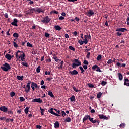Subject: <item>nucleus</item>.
I'll list each match as a JSON object with an SVG mask.
<instances>
[{
	"mask_svg": "<svg viewBox=\"0 0 129 129\" xmlns=\"http://www.w3.org/2000/svg\"><path fill=\"white\" fill-rule=\"evenodd\" d=\"M19 53H21V51L18 50L15 54V56L16 57V59H21V61H23L24 62V61H26V58H25V57H26V54L25 53L22 52V56H19Z\"/></svg>",
	"mask_w": 129,
	"mask_h": 129,
	"instance_id": "nucleus-1",
	"label": "nucleus"
},
{
	"mask_svg": "<svg viewBox=\"0 0 129 129\" xmlns=\"http://www.w3.org/2000/svg\"><path fill=\"white\" fill-rule=\"evenodd\" d=\"M3 66L1 67V69H2L3 71H5V72H8L11 69V66L7 62L3 64Z\"/></svg>",
	"mask_w": 129,
	"mask_h": 129,
	"instance_id": "nucleus-2",
	"label": "nucleus"
},
{
	"mask_svg": "<svg viewBox=\"0 0 129 129\" xmlns=\"http://www.w3.org/2000/svg\"><path fill=\"white\" fill-rule=\"evenodd\" d=\"M74 62V63H73ZM81 65V61L78 59H75L73 61L72 67L73 68H75L78 66Z\"/></svg>",
	"mask_w": 129,
	"mask_h": 129,
	"instance_id": "nucleus-3",
	"label": "nucleus"
},
{
	"mask_svg": "<svg viewBox=\"0 0 129 129\" xmlns=\"http://www.w3.org/2000/svg\"><path fill=\"white\" fill-rule=\"evenodd\" d=\"M31 87L33 91H35V88L38 90L39 88H40V86H38V85L36 83L32 82L31 83Z\"/></svg>",
	"mask_w": 129,
	"mask_h": 129,
	"instance_id": "nucleus-4",
	"label": "nucleus"
},
{
	"mask_svg": "<svg viewBox=\"0 0 129 129\" xmlns=\"http://www.w3.org/2000/svg\"><path fill=\"white\" fill-rule=\"evenodd\" d=\"M51 21V19L49 18V16H47L43 19V20L41 21L44 24H49V22Z\"/></svg>",
	"mask_w": 129,
	"mask_h": 129,
	"instance_id": "nucleus-5",
	"label": "nucleus"
},
{
	"mask_svg": "<svg viewBox=\"0 0 129 129\" xmlns=\"http://www.w3.org/2000/svg\"><path fill=\"white\" fill-rule=\"evenodd\" d=\"M92 70H95V71H97V72H102V71L100 70V68L98 67L97 64L94 65L92 67Z\"/></svg>",
	"mask_w": 129,
	"mask_h": 129,
	"instance_id": "nucleus-6",
	"label": "nucleus"
},
{
	"mask_svg": "<svg viewBox=\"0 0 129 129\" xmlns=\"http://www.w3.org/2000/svg\"><path fill=\"white\" fill-rule=\"evenodd\" d=\"M34 12H36L35 8L29 9L26 11V14H27V15H33V13H34Z\"/></svg>",
	"mask_w": 129,
	"mask_h": 129,
	"instance_id": "nucleus-7",
	"label": "nucleus"
},
{
	"mask_svg": "<svg viewBox=\"0 0 129 129\" xmlns=\"http://www.w3.org/2000/svg\"><path fill=\"white\" fill-rule=\"evenodd\" d=\"M19 22V21L18 20V19L14 18L13 19V22H12L11 23V25L12 26H15V27H18V22Z\"/></svg>",
	"mask_w": 129,
	"mask_h": 129,
	"instance_id": "nucleus-8",
	"label": "nucleus"
},
{
	"mask_svg": "<svg viewBox=\"0 0 129 129\" xmlns=\"http://www.w3.org/2000/svg\"><path fill=\"white\" fill-rule=\"evenodd\" d=\"M127 32V29L126 28H117L116 29V32H122V33H124V32Z\"/></svg>",
	"mask_w": 129,
	"mask_h": 129,
	"instance_id": "nucleus-9",
	"label": "nucleus"
},
{
	"mask_svg": "<svg viewBox=\"0 0 129 129\" xmlns=\"http://www.w3.org/2000/svg\"><path fill=\"white\" fill-rule=\"evenodd\" d=\"M53 108H51L50 109H49L48 110V112H49L50 113H51L53 115H55V116H57L59 117L60 116V115L54 112V111H53Z\"/></svg>",
	"mask_w": 129,
	"mask_h": 129,
	"instance_id": "nucleus-10",
	"label": "nucleus"
},
{
	"mask_svg": "<svg viewBox=\"0 0 129 129\" xmlns=\"http://www.w3.org/2000/svg\"><path fill=\"white\" fill-rule=\"evenodd\" d=\"M35 12H36L37 13H44L45 12V10H44L43 9H41V8H38L36 7L35 8Z\"/></svg>",
	"mask_w": 129,
	"mask_h": 129,
	"instance_id": "nucleus-11",
	"label": "nucleus"
},
{
	"mask_svg": "<svg viewBox=\"0 0 129 129\" xmlns=\"http://www.w3.org/2000/svg\"><path fill=\"white\" fill-rule=\"evenodd\" d=\"M87 119H89V120L90 121V119H91V118L90 117V115H85L83 119V122L84 123Z\"/></svg>",
	"mask_w": 129,
	"mask_h": 129,
	"instance_id": "nucleus-12",
	"label": "nucleus"
},
{
	"mask_svg": "<svg viewBox=\"0 0 129 129\" xmlns=\"http://www.w3.org/2000/svg\"><path fill=\"white\" fill-rule=\"evenodd\" d=\"M1 111H3V112H7L8 111V108L5 106H1L0 107Z\"/></svg>",
	"mask_w": 129,
	"mask_h": 129,
	"instance_id": "nucleus-13",
	"label": "nucleus"
},
{
	"mask_svg": "<svg viewBox=\"0 0 129 129\" xmlns=\"http://www.w3.org/2000/svg\"><path fill=\"white\" fill-rule=\"evenodd\" d=\"M32 102H38V103H42L43 101L41 98L34 99L32 100Z\"/></svg>",
	"mask_w": 129,
	"mask_h": 129,
	"instance_id": "nucleus-14",
	"label": "nucleus"
},
{
	"mask_svg": "<svg viewBox=\"0 0 129 129\" xmlns=\"http://www.w3.org/2000/svg\"><path fill=\"white\" fill-rule=\"evenodd\" d=\"M98 116L100 119H105V120H108V117H106V116H104V115L103 114L99 115Z\"/></svg>",
	"mask_w": 129,
	"mask_h": 129,
	"instance_id": "nucleus-15",
	"label": "nucleus"
},
{
	"mask_svg": "<svg viewBox=\"0 0 129 129\" xmlns=\"http://www.w3.org/2000/svg\"><path fill=\"white\" fill-rule=\"evenodd\" d=\"M124 85L129 86V80L126 77L124 78Z\"/></svg>",
	"mask_w": 129,
	"mask_h": 129,
	"instance_id": "nucleus-16",
	"label": "nucleus"
},
{
	"mask_svg": "<svg viewBox=\"0 0 129 129\" xmlns=\"http://www.w3.org/2000/svg\"><path fill=\"white\" fill-rule=\"evenodd\" d=\"M69 73L70 74H71V75H77L78 74V72L76 70H74L73 71H70Z\"/></svg>",
	"mask_w": 129,
	"mask_h": 129,
	"instance_id": "nucleus-17",
	"label": "nucleus"
},
{
	"mask_svg": "<svg viewBox=\"0 0 129 129\" xmlns=\"http://www.w3.org/2000/svg\"><path fill=\"white\" fill-rule=\"evenodd\" d=\"M93 15H94V12H93V10H89L87 14L88 17H91L92 16H93Z\"/></svg>",
	"mask_w": 129,
	"mask_h": 129,
	"instance_id": "nucleus-18",
	"label": "nucleus"
},
{
	"mask_svg": "<svg viewBox=\"0 0 129 129\" xmlns=\"http://www.w3.org/2000/svg\"><path fill=\"white\" fill-rule=\"evenodd\" d=\"M24 88H25V92L26 93H29L30 92V89L31 88V87L30 85H26V88L25 87H23Z\"/></svg>",
	"mask_w": 129,
	"mask_h": 129,
	"instance_id": "nucleus-19",
	"label": "nucleus"
},
{
	"mask_svg": "<svg viewBox=\"0 0 129 129\" xmlns=\"http://www.w3.org/2000/svg\"><path fill=\"white\" fill-rule=\"evenodd\" d=\"M5 58L7 59L9 61H11L12 60V55L11 54L7 53L5 55Z\"/></svg>",
	"mask_w": 129,
	"mask_h": 129,
	"instance_id": "nucleus-20",
	"label": "nucleus"
},
{
	"mask_svg": "<svg viewBox=\"0 0 129 129\" xmlns=\"http://www.w3.org/2000/svg\"><path fill=\"white\" fill-rule=\"evenodd\" d=\"M54 127L55 128H59L60 127V124H59V122L56 121L54 123Z\"/></svg>",
	"mask_w": 129,
	"mask_h": 129,
	"instance_id": "nucleus-21",
	"label": "nucleus"
},
{
	"mask_svg": "<svg viewBox=\"0 0 129 129\" xmlns=\"http://www.w3.org/2000/svg\"><path fill=\"white\" fill-rule=\"evenodd\" d=\"M54 29L56 31H61V30H62V28L61 27H60V26H59V25H55L54 26Z\"/></svg>",
	"mask_w": 129,
	"mask_h": 129,
	"instance_id": "nucleus-22",
	"label": "nucleus"
},
{
	"mask_svg": "<svg viewBox=\"0 0 129 129\" xmlns=\"http://www.w3.org/2000/svg\"><path fill=\"white\" fill-rule=\"evenodd\" d=\"M118 78H119V80H122V79H123V76H122V74H121V73H118Z\"/></svg>",
	"mask_w": 129,
	"mask_h": 129,
	"instance_id": "nucleus-23",
	"label": "nucleus"
},
{
	"mask_svg": "<svg viewBox=\"0 0 129 129\" xmlns=\"http://www.w3.org/2000/svg\"><path fill=\"white\" fill-rule=\"evenodd\" d=\"M48 95H49V96H50V97H52V98H54V97H55V96L53 94V92H52L51 91L48 92Z\"/></svg>",
	"mask_w": 129,
	"mask_h": 129,
	"instance_id": "nucleus-24",
	"label": "nucleus"
},
{
	"mask_svg": "<svg viewBox=\"0 0 129 129\" xmlns=\"http://www.w3.org/2000/svg\"><path fill=\"white\" fill-rule=\"evenodd\" d=\"M29 109H30V107H27L25 109H24V112L26 114H28L29 112Z\"/></svg>",
	"mask_w": 129,
	"mask_h": 129,
	"instance_id": "nucleus-25",
	"label": "nucleus"
},
{
	"mask_svg": "<svg viewBox=\"0 0 129 129\" xmlns=\"http://www.w3.org/2000/svg\"><path fill=\"white\" fill-rule=\"evenodd\" d=\"M125 125H126L125 123H122L121 124H120L119 127L120 128H124V127H125Z\"/></svg>",
	"mask_w": 129,
	"mask_h": 129,
	"instance_id": "nucleus-26",
	"label": "nucleus"
},
{
	"mask_svg": "<svg viewBox=\"0 0 129 129\" xmlns=\"http://www.w3.org/2000/svg\"><path fill=\"white\" fill-rule=\"evenodd\" d=\"M70 100L72 102H73V101H75V96L73 95L72 96H71L70 98Z\"/></svg>",
	"mask_w": 129,
	"mask_h": 129,
	"instance_id": "nucleus-27",
	"label": "nucleus"
},
{
	"mask_svg": "<svg viewBox=\"0 0 129 129\" xmlns=\"http://www.w3.org/2000/svg\"><path fill=\"white\" fill-rule=\"evenodd\" d=\"M14 38H16V39H18V38L19 37V34L17 33H14L13 35Z\"/></svg>",
	"mask_w": 129,
	"mask_h": 129,
	"instance_id": "nucleus-28",
	"label": "nucleus"
},
{
	"mask_svg": "<svg viewBox=\"0 0 129 129\" xmlns=\"http://www.w3.org/2000/svg\"><path fill=\"white\" fill-rule=\"evenodd\" d=\"M23 77H24V76H17V79H18V80H21L22 81L23 80Z\"/></svg>",
	"mask_w": 129,
	"mask_h": 129,
	"instance_id": "nucleus-29",
	"label": "nucleus"
},
{
	"mask_svg": "<svg viewBox=\"0 0 129 129\" xmlns=\"http://www.w3.org/2000/svg\"><path fill=\"white\" fill-rule=\"evenodd\" d=\"M41 71V66H39L36 69L37 73H40Z\"/></svg>",
	"mask_w": 129,
	"mask_h": 129,
	"instance_id": "nucleus-30",
	"label": "nucleus"
},
{
	"mask_svg": "<svg viewBox=\"0 0 129 129\" xmlns=\"http://www.w3.org/2000/svg\"><path fill=\"white\" fill-rule=\"evenodd\" d=\"M96 120H93V118H91V119L90 120V121L92 122V123H96Z\"/></svg>",
	"mask_w": 129,
	"mask_h": 129,
	"instance_id": "nucleus-31",
	"label": "nucleus"
},
{
	"mask_svg": "<svg viewBox=\"0 0 129 129\" xmlns=\"http://www.w3.org/2000/svg\"><path fill=\"white\" fill-rule=\"evenodd\" d=\"M44 36L45 38H50V34H49L48 32H45Z\"/></svg>",
	"mask_w": 129,
	"mask_h": 129,
	"instance_id": "nucleus-32",
	"label": "nucleus"
},
{
	"mask_svg": "<svg viewBox=\"0 0 129 129\" xmlns=\"http://www.w3.org/2000/svg\"><path fill=\"white\" fill-rule=\"evenodd\" d=\"M101 95H102V93L99 92V93L97 94V98H100V97H101Z\"/></svg>",
	"mask_w": 129,
	"mask_h": 129,
	"instance_id": "nucleus-33",
	"label": "nucleus"
},
{
	"mask_svg": "<svg viewBox=\"0 0 129 129\" xmlns=\"http://www.w3.org/2000/svg\"><path fill=\"white\" fill-rule=\"evenodd\" d=\"M79 69L81 70V73L82 74L84 72V69H83V67L82 66L79 67Z\"/></svg>",
	"mask_w": 129,
	"mask_h": 129,
	"instance_id": "nucleus-34",
	"label": "nucleus"
},
{
	"mask_svg": "<svg viewBox=\"0 0 129 129\" xmlns=\"http://www.w3.org/2000/svg\"><path fill=\"white\" fill-rule=\"evenodd\" d=\"M40 110L41 111V115H44V111H45V110H44V109L42 108L41 107H40Z\"/></svg>",
	"mask_w": 129,
	"mask_h": 129,
	"instance_id": "nucleus-35",
	"label": "nucleus"
},
{
	"mask_svg": "<svg viewBox=\"0 0 129 129\" xmlns=\"http://www.w3.org/2000/svg\"><path fill=\"white\" fill-rule=\"evenodd\" d=\"M16 95V93H15V92H10V96L11 97H14V96H15Z\"/></svg>",
	"mask_w": 129,
	"mask_h": 129,
	"instance_id": "nucleus-36",
	"label": "nucleus"
},
{
	"mask_svg": "<svg viewBox=\"0 0 129 129\" xmlns=\"http://www.w3.org/2000/svg\"><path fill=\"white\" fill-rule=\"evenodd\" d=\"M13 46L15 47V48H19V45H18V44H17V42L14 41L13 42Z\"/></svg>",
	"mask_w": 129,
	"mask_h": 129,
	"instance_id": "nucleus-37",
	"label": "nucleus"
},
{
	"mask_svg": "<svg viewBox=\"0 0 129 129\" xmlns=\"http://www.w3.org/2000/svg\"><path fill=\"white\" fill-rule=\"evenodd\" d=\"M73 89L76 92H79L81 91L80 90H78L77 89H76V88H75L74 86H73Z\"/></svg>",
	"mask_w": 129,
	"mask_h": 129,
	"instance_id": "nucleus-38",
	"label": "nucleus"
},
{
	"mask_svg": "<svg viewBox=\"0 0 129 129\" xmlns=\"http://www.w3.org/2000/svg\"><path fill=\"white\" fill-rule=\"evenodd\" d=\"M69 49H70V50H71V51H73L74 52H75V48H74V47H73V46H70L69 47Z\"/></svg>",
	"mask_w": 129,
	"mask_h": 129,
	"instance_id": "nucleus-39",
	"label": "nucleus"
},
{
	"mask_svg": "<svg viewBox=\"0 0 129 129\" xmlns=\"http://www.w3.org/2000/svg\"><path fill=\"white\" fill-rule=\"evenodd\" d=\"M88 86H89V87H90V88H93V87H94V85L91 83L88 84Z\"/></svg>",
	"mask_w": 129,
	"mask_h": 129,
	"instance_id": "nucleus-40",
	"label": "nucleus"
},
{
	"mask_svg": "<svg viewBox=\"0 0 129 129\" xmlns=\"http://www.w3.org/2000/svg\"><path fill=\"white\" fill-rule=\"evenodd\" d=\"M107 63L108 65H109V64H112L113 61H112V59H109Z\"/></svg>",
	"mask_w": 129,
	"mask_h": 129,
	"instance_id": "nucleus-41",
	"label": "nucleus"
},
{
	"mask_svg": "<svg viewBox=\"0 0 129 129\" xmlns=\"http://www.w3.org/2000/svg\"><path fill=\"white\" fill-rule=\"evenodd\" d=\"M116 35H117V36H118V37H120V36H122V33L119 32V31H117V32L116 33Z\"/></svg>",
	"mask_w": 129,
	"mask_h": 129,
	"instance_id": "nucleus-42",
	"label": "nucleus"
},
{
	"mask_svg": "<svg viewBox=\"0 0 129 129\" xmlns=\"http://www.w3.org/2000/svg\"><path fill=\"white\" fill-rule=\"evenodd\" d=\"M50 13H51V14H56V15H58V14H59V12H58L56 10L52 11Z\"/></svg>",
	"mask_w": 129,
	"mask_h": 129,
	"instance_id": "nucleus-43",
	"label": "nucleus"
},
{
	"mask_svg": "<svg viewBox=\"0 0 129 129\" xmlns=\"http://www.w3.org/2000/svg\"><path fill=\"white\" fill-rule=\"evenodd\" d=\"M66 122H71V119L70 118V117H68V118L66 119Z\"/></svg>",
	"mask_w": 129,
	"mask_h": 129,
	"instance_id": "nucleus-44",
	"label": "nucleus"
},
{
	"mask_svg": "<svg viewBox=\"0 0 129 129\" xmlns=\"http://www.w3.org/2000/svg\"><path fill=\"white\" fill-rule=\"evenodd\" d=\"M27 47H29L30 48L33 47V45H32V44L30 43V42L27 43Z\"/></svg>",
	"mask_w": 129,
	"mask_h": 129,
	"instance_id": "nucleus-45",
	"label": "nucleus"
},
{
	"mask_svg": "<svg viewBox=\"0 0 129 129\" xmlns=\"http://www.w3.org/2000/svg\"><path fill=\"white\" fill-rule=\"evenodd\" d=\"M21 64L22 65H23V66H25V67H28V63L25 62H21Z\"/></svg>",
	"mask_w": 129,
	"mask_h": 129,
	"instance_id": "nucleus-46",
	"label": "nucleus"
},
{
	"mask_svg": "<svg viewBox=\"0 0 129 129\" xmlns=\"http://www.w3.org/2000/svg\"><path fill=\"white\" fill-rule=\"evenodd\" d=\"M101 59H102L101 55H98V56L97 57V61H100V60H101Z\"/></svg>",
	"mask_w": 129,
	"mask_h": 129,
	"instance_id": "nucleus-47",
	"label": "nucleus"
},
{
	"mask_svg": "<svg viewBox=\"0 0 129 129\" xmlns=\"http://www.w3.org/2000/svg\"><path fill=\"white\" fill-rule=\"evenodd\" d=\"M19 99L21 102H23V101H25V98L23 97H20Z\"/></svg>",
	"mask_w": 129,
	"mask_h": 129,
	"instance_id": "nucleus-48",
	"label": "nucleus"
},
{
	"mask_svg": "<svg viewBox=\"0 0 129 129\" xmlns=\"http://www.w3.org/2000/svg\"><path fill=\"white\" fill-rule=\"evenodd\" d=\"M61 114H62V116L63 117H65V116H66V113H65V111H61Z\"/></svg>",
	"mask_w": 129,
	"mask_h": 129,
	"instance_id": "nucleus-49",
	"label": "nucleus"
},
{
	"mask_svg": "<svg viewBox=\"0 0 129 129\" xmlns=\"http://www.w3.org/2000/svg\"><path fill=\"white\" fill-rule=\"evenodd\" d=\"M79 44H80V45H81V46H82V45H83V43H84V41H82V40H79L78 41Z\"/></svg>",
	"mask_w": 129,
	"mask_h": 129,
	"instance_id": "nucleus-50",
	"label": "nucleus"
},
{
	"mask_svg": "<svg viewBox=\"0 0 129 129\" xmlns=\"http://www.w3.org/2000/svg\"><path fill=\"white\" fill-rule=\"evenodd\" d=\"M106 82L104 81H102L101 84L102 85H103V86H104V85H106Z\"/></svg>",
	"mask_w": 129,
	"mask_h": 129,
	"instance_id": "nucleus-51",
	"label": "nucleus"
},
{
	"mask_svg": "<svg viewBox=\"0 0 129 129\" xmlns=\"http://www.w3.org/2000/svg\"><path fill=\"white\" fill-rule=\"evenodd\" d=\"M23 52H24V51H20V52H19L18 53L19 57H22V56H23Z\"/></svg>",
	"mask_w": 129,
	"mask_h": 129,
	"instance_id": "nucleus-52",
	"label": "nucleus"
},
{
	"mask_svg": "<svg viewBox=\"0 0 129 129\" xmlns=\"http://www.w3.org/2000/svg\"><path fill=\"white\" fill-rule=\"evenodd\" d=\"M54 60H55V62H58L59 61V59L57 56H55V57H53Z\"/></svg>",
	"mask_w": 129,
	"mask_h": 129,
	"instance_id": "nucleus-53",
	"label": "nucleus"
},
{
	"mask_svg": "<svg viewBox=\"0 0 129 129\" xmlns=\"http://www.w3.org/2000/svg\"><path fill=\"white\" fill-rule=\"evenodd\" d=\"M54 110H55L56 111V112L57 113H58L57 114H60V110H58V109H54Z\"/></svg>",
	"mask_w": 129,
	"mask_h": 129,
	"instance_id": "nucleus-54",
	"label": "nucleus"
},
{
	"mask_svg": "<svg viewBox=\"0 0 129 129\" xmlns=\"http://www.w3.org/2000/svg\"><path fill=\"white\" fill-rule=\"evenodd\" d=\"M77 34H78V33H77V31H74L73 33V35H74V36L75 37H76L77 36Z\"/></svg>",
	"mask_w": 129,
	"mask_h": 129,
	"instance_id": "nucleus-55",
	"label": "nucleus"
},
{
	"mask_svg": "<svg viewBox=\"0 0 129 129\" xmlns=\"http://www.w3.org/2000/svg\"><path fill=\"white\" fill-rule=\"evenodd\" d=\"M83 64L85 65H88V61L87 60H84L83 62Z\"/></svg>",
	"mask_w": 129,
	"mask_h": 129,
	"instance_id": "nucleus-56",
	"label": "nucleus"
},
{
	"mask_svg": "<svg viewBox=\"0 0 129 129\" xmlns=\"http://www.w3.org/2000/svg\"><path fill=\"white\" fill-rule=\"evenodd\" d=\"M108 23H109V21H108L107 20H106V22L105 23V25L107 27H108Z\"/></svg>",
	"mask_w": 129,
	"mask_h": 129,
	"instance_id": "nucleus-57",
	"label": "nucleus"
},
{
	"mask_svg": "<svg viewBox=\"0 0 129 129\" xmlns=\"http://www.w3.org/2000/svg\"><path fill=\"white\" fill-rule=\"evenodd\" d=\"M84 42V44H87V43H88V40H87V39H85V40L83 41Z\"/></svg>",
	"mask_w": 129,
	"mask_h": 129,
	"instance_id": "nucleus-58",
	"label": "nucleus"
},
{
	"mask_svg": "<svg viewBox=\"0 0 129 129\" xmlns=\"http://www.w3.org/2000/svg\"><path fill=\"white\" fill-rule=\"evenodd\" d=\"M83 67L84 69H85V70H86V69H87V68H88L87 65H85V64L83 65Z\"/></svg>",
	"mask_w": 129,
	"mask_h": 129,
	"instance_id": "nucleus-59",
	"label": "nucleus"
},
{
	"mask_svg": "<svg viewBox=\"0 0 129 129\" xmlns=\"http://www.w3.org/2000/svg\"><path fill=\"white\" fill-rule=\"evenodd\" d=\"M75 21H76V22H79V21H80L79 18L78 17H76L75 18Z\"/></svg>",
	"mask_w": 129,
	"mask_h": 129,
	"instance_id": "nucleus-60",
	"label": "nucleus"
},
{
	"mask_svg": "<svg viewBox=\"0 0 129 129\" xmlns=\"http://www.w3.org/2000/svg\"><path fill=\"white\" fill-rule=\"evenodd\" d=\"M27 85H30V84H31V83L32 84V82L30 80H29L28 82H27Z\"/></svg>",
	"mask_w": 129,
	"mask_h": 129,
	"instance_id": "nucleus-61",
	"label": "nucleus"
},
{
	"mask_svg": "<svg viewBox=\"0 0 129 129\" xmlns=\"http://www.w3.org/2000/svg\"><path fill=\"white\" fill-rule=\"evenodd\" d=\"M0 120H6V117H0Z\"/></svg>",
	"mask_w": 129,
	"mask_h": 129,
	"instance_id": "nucleus-62",
	"label": "nucleus"
},
{
	"mask_svg": "<svg viewBox=\"0 0 129 129\" xmlns=\"http://www.w3.org/2000/svg\"><path fill=\"white\" fill-rule=\"evenodd\" d=\"M90 54H91L90 52H88L87 56H86L88 59H89V57L90 56Z\"/></svg>",
	"mask_w": 129,
	"mask_h": 129,
	"instance_id": "nucleus-63",
	"label": "nucleus"
},
{
	"mask_svg": "<svg viewBox=\"0 0 129 129\" xmlns=\"http://www.w3.org/2000/svg\"><path fill=\"white\" fill-rule=\"evenodd\" d=\"M41 127H41V125H36V128L41 129Z\"/></svg>",
	"mask_w": 129,
	"mask_h": 129,
	"instance_id": "nucleus-64",
	"label": "nucleus"
}]
</instances>
